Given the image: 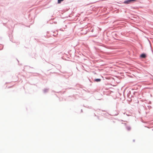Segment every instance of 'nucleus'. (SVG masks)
<instances>
[{"mask_svg": "<svg viewBox=\"0 0 153 153\" xmlns=\"http://www.w3.org/2000/svg\"><path fill=\"white\" fill-rule=\"evenodd\" d=\"M140 57L142 58H145L146 57V55L145 54H142L141 55Z\"/></svg>", "mask_w": 153, "mask_h": 153, "instance_id": "nucleus-1", "label": "nucleus"}, {"mask_svg": "<svg viewBox=\"0 0 153 153\" xmlns=\"http://www.w3.org/2000/svg\"><path fill=\"white\" fill-rule=\"evenodd\" d=\"M126 128L128 131H129L131 129V128L129 126H127Z\"/></svg>", "mask_w": 153, "mask_h": 153, "instance_id": "nucleus-3", "label": "nucleus"}, {"mask_svg": "<svg viewBox=\"0 0 153 153\" xmlns=\"http://www.w3.org/2000/svg\"><path fill=\"white\" fill-rule=\"evenodd\" d=\"M101 81V79H96L94 80V81L96 82H100Z\"/></svg>", "mask_w": 153, "mask_h": 153, "instance_id": "nucleus-2", "label": "nucleus"}, {"mask_svg": "<svg viewBox=\"0 0 153 153\" xmlns=\"http://www.w3.org/2000/svg\"><path fill=\"white\" fill-rule=\"evenodd\" d=\"M64 0H58V3H60L61 1H63Z\"/></svg>", "mask_w": 153, "mask_h": 153, "instance_id": "nucleus-4", "label": "nucleus"}]
</instances>
